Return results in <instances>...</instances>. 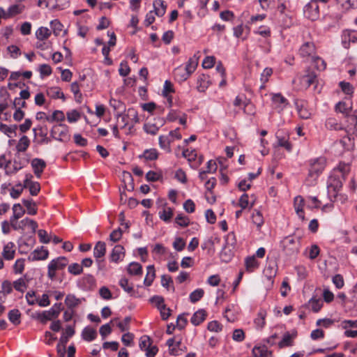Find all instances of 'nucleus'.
Here are the masks:
<instances>
[{"label":"nucleus","mask_w":357,"mask_h":357,"mask_svg":"<svg viewBox=\"0 0 357 357\" xmlns=\"http://www.w3.org/2000/svg\"><path fill=\"white\" fill-rule=\"evenodd\" d=\"M68 271L70 273L77 275L82 272L83 268L80 264L77 263H73L68 266Z\"/></svg>","instance_id":"338daca9"},{"label":"nucleus","mask_w":357,"mask_h":357,"mask_svg":"<svg viewBox=\"0 0 357 357\" xmlns=\"http://www.w3.org/2000/svg\"><path fill=\"white\" fill-rule=\"evenodd\" d=\"M127 271L130 275H138L142 273V267L137 262H131L129 264Z\"/></svg>","instance_id":"49530a36"},{"label":"nucleus","mask_w":357,"mask_h":357,"mask_svg":"<svg viewBox=\"0 0 357 357\" xmlns=\"http://www.w3.org/2000/svg\"><path fill=\"white\" fill-rule=\"evenodd\" d=\"M13 215L10 218V222L17 220L25 213V210L20 204H15L13 206Z\"/></svg>","instance_id":"72a5a7b5"},{"label":"nucleus","mask_w":357,"mask_h":357,"mask_svg":"<svg viewBox=\"0 0 357 357\" xmlns=\"http://www.w3.org/2000/svg\"><path fill=\"white\" fill-rule=\"evenodd\" d=\"M31 175H26L24 181L23 188H27L29 190L30 194L33 196L38 195L40 190L39 183L31 181Z\"/></svg>","instance_id":"6ab92c4d"},{"label":"nucleus","mask_w":357,"mask_h":357,"mask_svg":"<svg viewBox=\"0 0 357 357\" xmlns=\"http://www.w3.org/2000/svg\"><path fill=\"white\" fill-rule=\"evenodd\" d=\"M204 294V291L202 289H197L190 293L189 299L191 303H195L199 301Z\"/></svg>","instance_id":"4d7b16f0"},{"label":"nucleus","mask_w":357,"mask_h":357,"mask_svg":"<svg viewBox=\"0 0 357 357\" xmlns=\"http://www.w3.org/2000/svg\"><path fill=\"white\" fill-rule=\"evenodd\" d=\"M252 222L257 228H260L264 224V218L261 213L258 210H254L252 215Z\"/></svg>","instance_id":"5fc2aeb1"},{"label":"nucleus","mask_w":357,"mask_h":357,"mask_svg":"<svg viewBox=\"0 0 357 357\" xmlns=\"http://www.w3.org/2000/svg\"><path fill=\"white\" fill-rule=\"evenodd\" d=\"M326 160L324 157L311 159L308 161V174L305 182L308 185H313L325 169Z\"/></svg>","instance_id":"f257e3e1"},{"label":"nucleus","mask_w":357,"mask_h":357,"mask_svg":"<svg viewBox=\"0 0 357 357\" xmlns=\"http://www.w3.org/2000/svg\"><path fill=\"white\" fill-rule=\"evenodd\" d=\"M51 35V31L47 27L41 26L36 32L37 39L44 40L47 39Z\"/></svg>","instance_id":"3c124183"},{"label":"nucleus","mask_w":357,"mask_h":357,"mask_svg":"<svg viewBox=\"0 0 357 357\" xmlns=\"http://www.w3.org/2000/svg\"><path fill=\"white\" fill-rule=\"evenodd\" d=\"M273 107L278 112H282L288 105L289 101L281 93H275L272 96Z\"/></svg>","instance_id":"f8f14e48"},{"label":"nucleus","mask_w":357,"mask_h":357,"mask_svg":"<svg viewBox=\"0 0 357 357\" xmlns=\"http://www.w3.org/2000/svg\"><path fill=\"white\" fill-rule=\"evenodd\" d=\"M106 253V244L103 241L96 243L93 248V256L98 261V259L105 256Z\"/></svg>","instance_id":"cd10ccee"},{"label":"nucleus","mask_w":357,"mask_h":357,"mask_svg":"<svg viewBox=\"0 0 357 357\" xmlns=\"http://www.w3.org/2000/svg\"><path fill=\"white\" fill-rule=\"evenodd\" d=\"M326 127L329 130H340L343 129L342 125L335 118L330 117L326 121Z\"/></svg>","instance_id":"4c0bfd02"},{"label":"nucleus","mask_w":357,"mask_h":357,"mask_svg":"<svg viewBox=\"0 0 357 357\" xmlns=\"http://www.w3.org/2000/svg\"><path fill=\"white\" fill-rule=\"evenodd\" d=\"M254 33L260 35L264 38H268L271 36V28L266 25L260 26L257 30H254Z\"/></svg>","instance_id":"6e6d98bb"},{"label":"nucleus","mask_w":357,"mask_h":357,"mask_svg":"<svg viewBox=\"0 0 357 357\" xmlns=\"http://www.w3.org/2000/svg\"><path fill=\"white\" fill-rule=\"evenodd\" d=\"M31 165L36 177L40 178L45 168L46 167V162L45 160L37 158H33L31 162Z\"/></svg>","instance_id":"2eb2a0df"},{"label":"nucleus","mask_w":357,"mask_h":357,"mask_svg":"<svg viewBox=\"0 0 357 357\" xmlns=\"http://www.w3.org/2000/svg\"><path fill=\"white\" fill-rule=\"evenodd\" d=\"M304 15L309 20L314 21L319 17V8L317 0H311L303 8Z\"/></svg>","instance_id":"0eeeda50"},{"label":"nucleus","mask_w":357,"mask_h":357,"mask_svg":"<svg viewBox=\"0 0 357 357\" xmlns=\"http://www.w3.org/2000/svg\"><path fill=\"white\" fill-rule=\"evenodd\" d=\"M22 203L26 208L27 213L31 215L37 213V208L35 202L31 199H22Z\"/></svg>","instance_id":"8fccbe9b"},{"label":"nucleus","mask_w":357,"mask_h":357,"mask_svg":"<svg viewBox=\"0 0 357 357\" xmlns=\"http://www.w3.org/2000/svg\"><path fill=\"white\" fill-rule=\"evenodd\" d=\"M278 146L282 147L288 152L292 151V145L289 142V135L288 132L284 130H279L275 133Z\"/></svg>","instance_id":"6e6552de"},{"label":"nucleus","mask_w":357,"mask_h":357,"mask_svg":"<svg viewBox=\"0 0 357 357\" xmlns=\"http://www.w3.org/2000/svg\"><path fill=\"white\" fill-rule=\"evenodd\" d=\"M25 266V259L23 258L17 259L13 265V271L16 274L23 273Z\"/></svg>","instance_id":"13d9d810"},{"label":"nucleus","mask_w":357,"mask_h":357,"mask_svg":"<svg viewBox=\"0 0 357 357\" xmlns=\"http://www.w3.org/2000/svg\"><path fill=\"white\" fill-rule=\"evenodd\" d=\"M297 335L296 331L292 333L286 332L282 337V339L279 342L278 345L280 348L290 347L293 344V341Z\"/></svg>","instance_id":"b1692460"},{"label":"nucleus","mask_w":357,"mask_h":357,"mask_svg":"<svg viewBox=\"0 0 357 357\" xmlns=\"http://www.w3.org/2000/svg\"><path fill=\"white\" fill-rule=\"evenodd\" d=\"M17 125L8 126L0 122V131L5 134L7 137L12 138L16 135Z\"/></svg>","instance_id":"c756f323"},{"label":"nucleus","mask_w":357,"mask_h":357,"mask_svg":"<svg viewBox=\"0 0 357 357\" xmlns=\"http://www.w3.org/2000/svg\"><path fill=\"white\" fill-rule=\"evenodd\" d=\"M343 11H348L357 7V0H335Z\"/></svg>","instance_id":"bb28decb"},{"label":"nucleus","mask_w":357,"mask_h":357,"mask_svg":"<svg viewBox=\"0 0 357 357\" xmlns=\"http://www.w3.org/2000/svg\"><path fill=\"white\" fill-rule=\"evenodd\" d=\"M47 96L54 99H62L63 100H66V97L62 92L61 89L57 86L50 87L47 89Z\"/></svg>","instance_id":"2f4dec72"},{"label":"nucleus","mask_w":357,"mask_h":357,"mask_svg":"<svg viewBox=\"0 0 357 357\" xmlns=\"http://www.w3.org/2000/svg\"><path fill=\"white\" fill-rule=\"evenodd\" d=\"M78 284L84 289H91L96 285V279L92 275H85L78 281Z\"/></svg>","instance_id":"412c9836"},{"label":"nucleus","mask_w":357,"mask_h":357,"mask_svg":"<svg viewBox=\"0 0 357 357\" xmlns=\"http://www.w3.org/2000/svg\"><path fill=\"white\" fill-rule=\"evenodd\" d=\"M188 73L183 67L180 66L174 70V76L178 82H183L190 77Z\"/></svg>","instance_id":"a18cd8bd"},{"label":"nucleus","mask_w":357,"mask_h":357,"mask_svg":"<svg viewBox=\"0 0 357 357\" xmlns=\"http://www.w3.org/2000/svg\"><path fill=\"white\" fill-rule=\"evenodd\" d=\"M153 7L156 15L158 17H162L165 15L166 11V6L165 5V2L163 1L155 0L153 2Z\"/></svg>","instance_id":"79ce46f5"},{"label":"nucleus","mask_w":357,"mask_h":357,"mask_svg":"<svg viewBox=\"0 0 357 357\" xmlns=\"http://www.w3.org/2000/svg\"><path fill=\"white\" fill-rule=\"evenodd\" d=\"M120 287L127 293L131 294L133 291V287L129 284L128 280L126 278H123L119 280V282Z\"/></svg>","instance_id":"774afa93"},{"label":"nucleus","mask_w":357,"mask_h":357,"mask_svg":"<svg viewBox=\"0 0 357 357\" xmlns=\"http://www.w3.org/2000/svg\"><path fill=\"white\" fill-rule=\"evenodd\" d=\"M15 255V245L13 242H8L4 245L2 252V256L4 259L10 261L14 259Z\"/></svg>","instance_id":"5701e85b"},{"label":"nucleus","mask_w":357,"mask_h":357,"mask_svg":"<svg viewBox=\"0 0 357 357\" xmlns=\"http://www.w3.org/2000/svg\"><path fill=\"white\" fill-rule=\"evenodd\" d=\"M352 109V104H348L344 101H340L335 105V111L343 114L348 115Z\"/></svg>","instance_id":"58836bf2"},{"label":"nucleus","mask_w":357,"mask_h":357,"mask_svg":"<svg viewBox=\"0 0 357 357\" xmlns=\"http://www.w3.org/2000/svg\"><path fill=\"white\" fill-rule=\"evenodd\" d=\"M82 338L87 342H91L94 340L97 337V332L96 329L87 326L85 327L82 332Z\"/></svg>","instance_id":"473e14b6"},{"label":"nucleus","mask_w":357,"mask_h":357,"mask_svg":"<svg viewBox=\"0 0 357 357\" xmlns=\"http://www.w3.org/2000/svg\"><path fill=\"white\" fill-rule=\"evenodd\" d=\"M245 266L246 271L252 272L259 266V262L255 258V256L248 257L245 259Z\"/></svg>","instance_id":"e433bc0d"},{"label":"nucleus","mask_w":357,"mask_h":357,"mask_svg":"<svg viewBox=\"0 0 357 357\" xmlns=\"http://www.w3.org/2000/svg\"><path fill=\"white\" fill-rule=\"evenodd\" d=\"M165 124V120L161 118L154 119L153 121H149L144 125V130L147 133L155 135Z\"/></svg>","instance_id":"9d476101"},{"label":"nucleus","mask_w":357,"mask_h":357,"mask_svg":"<svg viewBox=\"0 0 357 357\" xmlns=\"http://www.w3.org/2000/svg\"><path fill=\"white\" fill-rule=\"evenodd\" d=\"M306 204V200L302 196H296L294 200V206L297 215L302 220H305V213L303 207Z\"/></svg>","instance_id":"f3484780"},{"label":"nucleus","mask_w":357,"mask_h":357,"mask_svg":"<svg viewBox=\"0 0 357 357\" xmlns=\"http://www.w3.org/2000/svg\"><path fill=\"white\" fill-rule=\"evenodd\" d=\"M296 107L299 116L303 119H307L311 116L310 111L307 108V102L304 100H296Z\"/></svg>","instance_id":"aec40b11"},{"label":"nucleus","mask_w":357,"mask_h":357,"mask_svg":"<svg viewBox=\"0 0 357 357\" xmlns=\"http://www.w3.org/2000/svg\"><path fill=\"white\" fill-rule=\"evenodd\" d=\"M66 116L69 123H75L80 119L81 114L76 109H73L66 113Z\"/></svg>","instance_id":"680f3d73"},{"label":"nucleus","mask_w":357,"mask_h":357,"mask_svg":"<svg viewBox=\"0 0 357 357\" xmlns=\"http://www.w3.org/2000/svg\"><path fill=\"white\" fill-rule=\"evenodd\" d=\"M75 331L73 326H66L64 333L61 335L59 340V342L61 344H66L68 342V339L73 337L75 334Z\"/></svg>","instance_id":"ea45409f"},{"label":"nucleus","mask_w":357,"mask_h":357,"mask_svg":"<svg viewBox=\"0 0 357 357\" xmlns=\"http://www.w3.org/2000/svg\"><path fill=\"white\" fill-rule=\"evenodd\" d=\"M31 141L26 135H23L19 139L17 145L16 150L17 152H24L27 150L30 145Z\"/></svg>","instance_id":"c9c22d12"},{"label":"nucleus","mask_w":357,"mask_h":357,"mask_svg":"<svg viewBox=\"0 0 357 357\" xmlns=\"http://www.w3.org/2000/svg\"><path fill=\"white\" fill-rule=\"evenodd\" d=\"M49 251L47 249H45L43 246H41L40 248H37L31 252L27 259L29 261L45 260L47 259Z\"/></svg>","instance_id":"4468645a"},{"label":"nucleus","mask_w":357,"mask_h":357,"mask_svg":"<svg viewBox=\"0 0 357 357\" xmlns=\"http://www.w3.org/2000/svg\"><path fill=\"white\" fill-rule=\"evenodd\" d=\"M159 217L165 222H169L173 216V209L170 207L165 208L158 213Z\"/></svg>","instance_id":"603ef678"},{"label":"nucleus","mask_w":357,"mask_h":357,"mask_svg":"<svg viewBox=\"0 0 357 357\" xmlns=\"http://www.w3.org/2000/svg\"><path fill=\"white\" fill-rule=\"evenodd\" d=\"M281 246L286 255H293L299 251V241L292 236H288L281 241Z\"/></svg>","instance_id":"39448f33"},{"label":"nucleus","mask_w":357,"mask_h":357,"mask_svg":"<svg viewBox=\"0 0 357 357\" xmlns=\"http://www.w3.org/2000/svg\"><path fill=\"white\" fill-rule=\"evenodd\" d=\"M143 156L147 160H155L158 157V151L155 149H146L144 151Z\"/></svg>","instance_id":"052dcab7"},{"label":"nucleus","mask_w":357,"mask_h":357,"mask_svg":"<svg viewBox=\"0 0 357 357\" xmlns=\"http://www.w3.org/2000/svg\"><path fill=\"white\" fill-rule=\"evenodd\" d=\"M26 222L27 218H25L20 222H17V220L10 222V225L14 230H24L26 227Z\"/></svg>","instance_id":"69168bd1"},{"label":"nucleus","mask_w":357,"mask_h":357,"mask_svg":"<svg viewBox=\"0 0 357 357\" xmlns=\"http://www.w3.org/2000/svg\"><path fill=\"white\" fill-rule=\"evenodd\" d=\"M61 303H56L47 311H45L42 314L43 319L45 320H51L53 318H56L61 311Z\"/></svg>","instance_id":"dca6fc26"},{"label":"nucleus","mask_w":357,"mask_h":357,"mask_svg":"<svg viewBox=\"0 0 357 357\" xmlns=\"http://www.w3.org/2000/svg\"><path fill=\"white\" fill-rule=\"evenodd\" d=\"M299 56L305 60L313 59L316 54V48L313 42L304 43L298 50Z\"/></svg>","instance_id":"1a4fd4ad"},{"label":"nucleus","mask_w":357,"mask_h":357,"mask_svg":"<svg viewBox=\"0 0 357 357\" xmlns=\"http://www.w3.org/2000/svg\"><path fill=\"white\" fill-rule=\"evenodd\" d=\"M342 180H344V178H342L333 171L327 181L328 190L338 191L342 188Z\"/></svg>","instance_id":"9b49d317"},{"label":"nucleus","mask_w":357,"mask_h":357,"mask_svg":"<svg viewBox=\"0 0 357 357\" xmlns=\"http://www.w3.org/2000/svg\"><path fill=\"white\" fill-rule=\"evenodd\" d=\"M131 321V318L130 317H126L123 321H119L118 319H113L111 321V323H116V326L118 328L122 331H126L129 329V325Z\"/></svg>","instance_id":"c03bdc74"},{"label":"nucleus","mask_w":357,"mask_h":357,"mask_svg":"<svg viewBox=\"0 0 357 357\" xmlns=\"http://www.w3.org/2000/svg\"><path fill=\"white\" fill-rule=\"evenodd\" d=\"M68 264V259L65 257H59L50 261L47 266V277L50 280L56 278L57 271L62 270Z\"/></svg>","instance_id":"20e7f679"},{"label":"nucleus","mask_w":357,"mask_h":357,"mask_svg":"<svg viewBox=\"0 0 357 357\" xmlns=\"http://www.w3.org/2000/svg\"><path fill=\"white\" fill-rule=\"evenodd\" d=\"M0 96L4 98L3 101L0 102V114H1L8 107L7 99L10 98V95L6 90H0Z\"/></svg>","instance_id":"e2e57ef3"},{"label":"nucleus","mask_w":357,"mask_h":357,"mask_svg":"<svg viewBox=\"0 0 357 357\" xmlns=\"http://www.w3.org/2000/svg\"><path fill=\"white\" fill-rule=\"evenodd\" d=\"M238 311L239 308L238 306L234 304H230L226 307L224 312V317L228 321L234 322L237 319Z\"/></svg>","instance_id":"4be33fe9"},{"label":"nucleus","mask_w":357,"mask_h":357,"mask_svg":"<svg viewBox=\"0 0 357 357\" xmlns=\"http://www.w3.org/2000/svg\"><path fill=\"white\" fill-rule=\"evenodd\" d=\"M210 85L211 81L208 75L202 74L198 77L197 89L199 92H204Z\"/></svg>","instance_id":"393cba45"},{"label":"nucleus","mask_w":357,"mask_h":357,"mask_svg":"<svg viewBox=\"0 0 357 357\" xmlns=\"http://www.w3.org/2000/svg\"><path fill=\"white\" fill-rule=\"evenodd\" d=\"M321 202L317 197L309 196L306 199V207L309 209L321 208Z\"/></svg>","instance_id":"09e8293b"},{"label":"nucleus","mask_w":357,"mask_h":357,"mask_svg":"<svg viewBox=\"0 0 357 357\" xmlns=\"http://www.w3.org/2000/svg\"><path fill=\"white\" fill-rule=\"evenodd\" d=\"M51 136L58 141H66L68 139V128L67 126L59 123L52 127L50 131Z\"/></svg>","instance_id":"423d86ee"},{"label":"nucleus","mask_w":357,"mask_h":357,"mask_svg":"<svg viewBox=\"0 0 357 357\" xmlns=\"http://www.w3.org/2000/svg\"><path fill=\"white\" fill-rule=\"evenodd\" d=\"M252 352L255 357H272V352L265 345L255 346Z\"/></svg>","instance_id":"a878e982"},{"label":"nucleus","mask_w":357,"mask_h":357,"mask_svg":"<svg viewBox=\"0 0 357 357\" xmlns=\"http://www.w3.org/2000/svg\"><path fill=\"white\" fill-rule=\"evenodd\" d=\"M70 90L73 93L76 101L80 102L82 98V93L79 90V86L77 82H74L70 85Z\"/></svg>","instance_id":"0e129e2a"},{"label":"nucleus","mask_w":357,"mask_h":357,"mask_svg":"<svg viewBox=\"0 0 357 357\" xmlns=\"http://www.w3.org/2000/svg\"><path fill=\"white\" fill-rule=\"evenodd\" d=\"M206 317V311L203 309H200L193 314L190 321L193 325L198 326L205 320Z\"/></svg>","instance_id":"7c9ffc66"},{"label":"nucleus","mask_w":357,"mask_h":357,"mask_svg":"<svg viewBox=\"0 0 357 357\" xmlns=\"http://www.w3.org/2000/svg\"><path fill=\"white\" fill-rule=\"evenodd\" d=\"M267 312L265 310L261 309L257 315V317L254 320L255 325L257 328L261 329L266 324V317Z\"/></svg>","instance_id":"c85d7f7f"},{"label":"nucleus","mask_w":357,"mask_h":357,"mask_svg":"<svg viewBox=\"0 0 357 357\" xmlns=\"http://www.w3.org/2000/svg\"><path fill=\"white\" fill-rule=\"evenodd\" d=\"M347 121L348 125L346 128L347 136V137H344L341 140V142L345 149H349L354 145V137H357V114H356V112L353 114L348 116Z\"/></svg>","instance_id":"f03ea898"},{"label":"nucleus","mask_w":357,"mask_h":357,"mask_svg":"<svg viewBox=\"0 0 357 357\" xmlns=\"http://www.w3.org/2000/svg\"><path fill=\"white\" fill-rule=\"evenodd\" d=\"M125 256V248L121 245H116L112 249L109 255L110 261L114 263H119L123 260Z\"/></svg>","instance_id":"a211bd4d"},{"label":"nucleus","mask_w":357,"mask_h":357,"mask_svg":"<svg viewBox=\"0 0 357 357\" xmlns=\"http://www.w3.org/2000/svg\"><path fill=\"white\" fill-rule=\"evenodd\" d=\"M238 205L242 209H250L254 206V202L250 203L248 195L244 193L239 199Z\"/></svg>","instance_id":"864d4df0"},{"label":"nucleus","mask_w":357,"mask_h":357,"mask_svg":"<svg viewBox=\"0 0 357 357\" xmlns=\"http://www.w3.org/2000/svg\"><path fill=\"white\" fill-rule=\"evenodd\" d=\"M182 135L180 128L171 130L167 135H160L158 137L159 146L167 153L172 152L171 144L176 140H180Z\"/></svg>","instance_id":"7ed1b4c3"},{"label":"nucleus","mask_w":357,"mask_h":357,"mask_svg":"<svg viewBox=\"0 0 357 357\" xmlns=\"http://www.w3.org/2000/svg\"><path fill=\"white\" fill-rule=\"evenodd\" d=\"M85 301L86 299L84 297L77 298L75 294H69L66 296L64 303L68 309L74 310Z\"/></svg>","instance_id":"ddd939ff"},{"label":"nucleus","mask_w":357,"mask_h":357,"mask_svg":"<svg viewBox=\"0 0 357 357\" xmlns=\"http://www.w3.org/2000/svg\"><path fill=\"white\" fill-rule=\"evenodd\" d=\"M64 119V113L61 110H55L52 116L47 118V121L52 123L54 121H63Z\"/></svg>","instance_id":"bf43d9fd"},{"label":"nucleus","mask_w":357,"mask_h":357,"mask_svg":"<svg viewBox=\"0 0 357 357\" xmlns=\"http://www.w3.org/2000/svg\"><path fill=\"white\" fill-rule=\"evenodd\" d=\"M147 273L146 277L144 280V284L149 287L151 286L154 278H155V269L153 265H149L147 266Z\"/></svg>","instance_id":"37998d69"},{"label":"nucleus","mask_w":357,"mask_h":357,"mask_svg":"<svg viewBox=\"0 0 357 357\" xmlns=\"http://www.w3.org/2000/svg\"><path fill=\"white\" fill-rule=\"evenodd\" d=\"M9 321L15 326L20 324L21 313L19 310L13 309L9 311L8 314Z\"/></svg>","instance_id":"a19ab883"},{"label":"nucleus","mask_w":357,"mask_h":357,"mask_svg":"<svg viewBox=\"0 0 357 357\" xmlns=\"http://www.w3.org/2000/svg\"><path fill=\"white\" fill-rule=\"evenodd\" d=\"M307 308L314 312H318L323 306V301L321 298H312L307 304Z\"/></svg>","instance_id":"f704fd0d"},{"label":"nucleus","mask_w":357,"mask_h":357,"mask_svg":"<svg viewBox=\"0 0 357 357\" xmlns=\"http://www.w3.org/2000/svg\"><path fill=\"white\" fill-rule=\"evenodd\" d=\"M350 170V167L349 164L344 162H340L337 167L335 168L333 171L341 176L342 178H344L346 175L349 173Z\"/></svg>","instance_id":"de8ad7c7"}]
</instances>
